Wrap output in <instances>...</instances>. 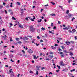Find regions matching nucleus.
<instances>
[{
    "label": "nucleus",
    "mask_w": 77,
    "mask_h": 77,
    "mask_svg": "<svg viewBox=\"0 0 77 77\" xmlns=\"http://www.w3.org/2000/svg\"><path fill=\"white\" fill-rule=\"evenodd\" d=\"M29 30L31 32H35V29L33 28V26L32 25L29 26Z\"/></svg>",
    "instance_id": "nucleus-1"
},
{
    "label": "nucleus",
    "mask_w": 77,
    "mask_h": 77,
    "mask_svg": "<svg viewBox=\"0 0 77 77\" xmlns=\"http://www.w3.org/2000/svg\"><path fill=\"white\" fill-rule=\"evenodd\" d=\"M28 52L29 53L32 54L33 52V51H32L31 49H29L28 51Z\"/></svg>",
    "instance_id": "nucleus-2"
},
{
    "label": "nucleus",
    "mask_w": 77,
    "mask_h": 77,
    "mask_svg": "<svg viewBox=\"0 0 77 77\" xmlns=\"http://www.w3.org/2000/svg\"><path fill=\"white\" fill-rule=\"evenodd\" d=\"M66 45H68L69 44H71V43L69 42H66Z\"/></svg>",
    "instance_id": "nucleus-3"
},
{
    "label": "nucleus",
    "mask_w": 77,
    "mask_h": 77,
    "mask_svg": "<svg viewBox=\"0 0 77 77\" xmlns=\"http://www.w3.org/2000/svg\"><path fill=\"white\" fill-rule=\"evenodd\" d=\"M28 18H29V20H31V21H35V20L32 19V17H28Z\"/></svg>",
    "instance_id": "nucleus-4"
},
{
    "label": "nucleus",
    "mask_w": 77,
    "mask_h": 77,
    "mask_svg": "<svg viewBox=\"0 0 77 77\" xmlns=\"http://www.w3.org/2000/svg\"><path fill=\"white\" fill-rule=\"evenodd\" d=\"M19 27L20 28H22V29H23V28L24 27H23V26L21 25H19Z\"/></svg>",
    "instance_id": "nucleus-5"
},
{
    "label": "nucleus",
    "mask_w": 77,
    "mask_h": 77,
    "mask_svg": "<svg viewBox=\"0 0 77 77\" xmlns=\"http://www.w3.org/2000/svg\"><path fill=\"white\" fill-rule=\"evenodd\" d=\"M34 59H37V57H36V55H33Z\"/></svg>",
    "instance_id": "nucleus-6"
},
{
    "label": "nucleus",
    "mask_w": 77,
    "mask_h": 77,
    "mask_svg": "<svg viewBox=\"0 0 77 77\" xmlns=\"http://www.w3.org/2000/svg\"><path fill=\"white\" fill-rule=\"evenodd\" d=\"M9 57L10 58L12 59V57H13V55H12V54H10L9 55Z\"/></svg>",
    "instance_id": "nucleus-7"
},
{
    "label": "nucleus",
    "mask_w": 77,
    "mask_h": 77,
    "mask_svg": "<svg viewBox=\"0 0 77 77\" xmlns=\"http://www.w3.org/2000/svg\"><path fill=\"white\" fill-rule=\"evenodd\" d=\"M60 65H63V66L64 65V64H63V62L62 61H61L60 62Z\"/></svg>",
    "instance_id": "nucleus-8"
},
{
    "label": "nucleus",
    "mask_w": 77,
    "mask_h": 77,
    "mask_svg": "<svg viewBox=\"0 0 77 77\" xmlns=\"http://www.w3.org/2000/svg\"><path fill=\"white\" fill-rule=\"evenodd\" d=\"M68 16L69 17H69H71V16H72V15L71 14H68Z\"/></svg>",
    "instance_id": "nucleus-9"
},
{
    "label": "nucleus",
    "mask_w": 77,
    "mask_h": 77,
    "mask_svg": "<svg viewBox=\"0 0 77 77\" xmlns=\"http://www.w3.org/2000/svg\"><path fill=\"white\" fill-rule=\"evenodd\" d=\"M63 29L65 30H68V28L67 27H65L63 28Z\"/></svg>",
    "instance_id": "nucleus-10"
},
{
    "label": "nucleus",
    "mask_w": 77,
    "mask_h": 77,
    "mask_svg": "<svg viewBox=\"0 0 77 77\" xmlns=\"http://www.w3.org/2000/svg\"><path fill=\"white\" fill-rule=\"evenodd\" d=\"M51 47L52 48V49H54V50H55V49H56V48H55V47H53V46H51Z\"/></svg>",
    "instance_id": "nucleus-11"
},
{
    "label": "nucleus",
    "mask_w": 77,
    "mask_h": 77,
    "mask_svg": "<svg viewBox=\"0 0 77 77\" xmlns=\"http://www.w3.org/2000/svg\"><path fill=\"white\" fill-rule=\"evenodd\" d=\"M49 57H50V58L51 59H52V58H53V56H51L50 55H49Z\"/></svg>",
    "instance_id": "nucleus-12"
},
{
    "label": "nucleus",
    "mask_w": 77,
    "mask_h": 77,
    "mask_svg": "<svg viewBox=\"0 0 77 77\" xmlns=\"http://www.w3.org/2000/svg\"><path fill=\"white\" fill-rule=\"evenodd\" d=\"M36 68L38 69H39V68H41V66H36Z\"/></svg>",
    "instance_id": "nucleus-13"
},
{
    "label": "nucleus",
    "mask_w": 77,
    "mask_h": 77,
    "mask_svg": "<svg viewBox=\"0 0 77 77\" xmlns=\"http://www.w3.org/2000/svg\"><path fill=\"white\" fill-rule=\"evenodd\" d=\"M2 37H3V38H4V39H6V37H7V36L5 35V37H4V36H2Z\"/></svg>",
    "instance_id": "nucleus-14"
},
{
    "label": "nucleus",
    "mask_w": 77,
    "mask_h": 77,
    "mask_svg": "<svg viewBox=\"0 0 77 77\" xmlns=\"http://www.w3.org/2000/svg\"><path fill=\"white\" fill-rule=\"evenodd\" d=\"M41 29L42 30H45V28H44L43 27Z\"/></svg>",
    "instance_id": "nucleus-15"
},
{
    "label": "nucleus",
    "mask_w": 77,
    "mask_h": 77,
    "mask_svg": "<svg viewBox=\"0 0 77 77\" xmlns=\"http://www.w3.org/2000/svg\"><path fill=\"white\" fill-rule=\"evenodd\" d=\"M3 23V21L2 20H1V21H0V23L1 24H2V23Z\"/></svg>",
    "instance_id": "nucleus-16"
},
{
    "label": "nucleus",
    "mask_w": 77,
    "mask_h": 77,
    "mask_svg": "<svg viewBox=\"0 0 77 77\" xmlns=\"http://www.w3.org/2000/svg\"><path fill=\"white\" fill-rule=\"evenodd\" d=\"M72 2V0H69L68 1V3H71V2Z\"/></svg>",
    "instance_id": "nucleus-17"
},
{
    "label": "nucleus",
    "mask_w": 77,
    "mask_h": 77,
    "mask_svg": "<svg viewBox=\"0 0 77 77\" xmlns=\"http://www.w3.org/2000/svg\"><path fill=\"white\" fill-rule=\"evenodd\" d=\"M3 8V5H0V9H2Z\"/></svg>",
    "instance_id": "nucleus-18"
},
{
    "label": "nucleus",
    "mask_w": 77,
    "mask_h": 77,
    "mask_svg": "<svg viewBox=\"0 0 77 77\" xmlns=\"http://www.w3.org/2000/svg\"><path fill=\"white\" fill-rule=\"evenodd\" d=\"M69 54L71 56H73V53H72V52H70Z\"/></svg>",
    "instance_id": "nucleus-19"
},
{
    "label": "nucleus",
    "mask_w": 77,
    "mask_h": 77,
    "mask_svg": "<svg viewBox=\"0 0 77 77\" xmlns=\"http://www.w3.org/2000/svg\"><path fill=\"white\" fill-rule=\"evenodd\" d=\"M17 3L18 5H20V3L19 2H17Z\"/></svg>",
    "instance_id": "nucleus-20"
},
{
    "label": "nucleus",
    "mask_w": 77,
    "mask_h": 77,
    "mask_svg": "<svg viewBox=\"0 0 77 77\" xmlns=\"http://www.w3.org/2000/svg\"><path fill=\"white\" fill-rule=\"evenodd\" d=\"M37 2L36 1H34L33 3L34 5H35L36 3Z\"/></svg>",
    "instance_id": "nucleus-21"
},
{
    "label": "nucleus",
    "mask_w": 77,
    "mask_h": 77,
    "mask_svg": "<svg viewBox=\"0 0 77 77\" xmlns=\"http://www.w3.org/2000/svg\"><path fill=\"white\" fill-rule=\"evenodd\" d=\"M57 67H58L59 69H60V66L57 65Z\"/></svg>",
    "instance_id": "nucleus-22"
},
{
    "label": "nucleus",
    "mask_w": 77,
    "mask_h": 77,
    "mask_svg": "<svg viewBox=\"0 0 77 77\" xmlns=\"http://www.w3.org/2000/svg\"><path fill=\"white\" fill-rule=\"evenodd\" d=\"M27 37H28V38H32V36H30V35H28L27 36Z\"/></svg>",
    "instance_id": "nucleus-23"
},
{
    "label": "nucleus",
    "mask_w": 77,
    "mask_h": 77,
    "mask_svg": "<svg viewBox=\"0 0 77 77\" xmlns=\"http://www.w3.org/2000/svg\"><path fill=\"white\" fill-rule=\"evenodd\" d=\"M51 4H52V5H55V3H54V2H51Z\"/></svg>",
    "instance_id": "nucleus-24"
},
{
    "label": "nucleus",
    "mask_w": 77,
    "mask_h": 77,
    "mask_svg": "<svg viewBox=\"0 0 77 77\" xmlns=\"http://www.w3.org/2000/svg\"><path fill=\"white\" fill-rule=\"evenodd\" d=\"M9 38H10V41L11 42V41H13V40H12V38L10 37Z\"/></svg>",
    "instance_id": "nucleus-25"
},
{
    "label": "nucleus",
    "mask_w": 77,
    "mask_h": 77,
    "mask_svg": "<svg viewBox=\"0 0 77 77\" xmlns=\"http://www.w3.org/2000/svg\"><path fill=\"white\" fill-rule=\"evenodd\" d=\"M37 32L38 33H39L40 32V30H39V29H37Z\"/></svg>",
    "instance_id": "nucleus-26"
},
{
    "label": "nucleus",
    "mask_w": 77,
    "mask_h": 77,
    "mask_svg": "<svg viewBox=\"0 0 77 77\" xmlns=\"http://www.w3.org/2000/svg\"><path fill=\"white\" fill-rule=\"evenodd\" d=\"M26 39V37H25L23 38V41H25Z\"/></svg>",
    "instance_id": "nucleus-27"
},
{
    "label": "nucleus",
    "mask_w": 77,
    "mask_h": 77,
    "mask_svg": "<svg viewBox=\"0 0 77 77\" xmlns=\"http://www.w3.org/2000/svg\"><path fill=\"white\" fill-rule=\"evenodd\" d=\"M49 33H52V34H53V32H52V31H49Z\"/></svg>",
    "instance_id": "nucleus-28"
},
{
    "label": "nucleus",
    "mask_w": 77,
    "mask_h": 77,
    "mask_svg": "<svg viewBox=\"0 0 77 77\" xmlns=\"http://www.w3.org/2000/svg\"><path fill=\"white\" fill-rule=\"evenodd\" d=\"M69 13V10H68L66 12V14H68Z\"/></svg>",
    "instance_id": "nucleus-29"
},
{
    "label": "nucleus",
    "mask_w": 77,
    "mask_h": 77,
    "mask_svg": "<svg viewBox=\"0 0 77 77\" xmlns=\"http://www.w3.org/2000/svg\"><path fill=\"white\" fill-rule=\"evenodd\" d=\"M72 32H75V29H72Z\"/></svg>",
    "instance_id": "nucleus-30"
},
{
    "label": "nucleus",
    "mask_w": 77,
    "mask_h": 77,
    "mask_svg": "<svg viewBox=\"0 0 77 77\" xmlns=\"http://www.w3.org/2000/svg\"><path fill=\"white\" fill-rule=\"evenodd\" d=\"M72 75H72V74H71V73L70 74V76H72V77H74V76H72Z\"/></svg>",
    "instance_id": "nucleus-31"
},
{
    "label": "nucleus",
    "mask_w": 77,
    "mask_h": 77,
    "mask_svg": "<svg viewBox=\"0 0 77 77\" xmlns=\"http://www.w3.org/2000/svg\"><path fill=\"white\" fill-rule=\"evenodd\" d=\"M68 32H69V33H72V31H71V30H69L68 31Z\"/></svg>",
    "instance_id": "nucleus-32"
},
{
    "label": "nucleus",
    "mask_w": 77,
    "mask_h": 77,
    "mask_svg": "<svg viewBox=\"0 0 77 77\" xmlns=\"http://www.w3.org/2000/svg\"><path fill=\"white\" fill-rule=\"evenodd\" d=\"M17 43H19V44H21L22 43V42H17Z\"/></svg>",
    "instance_id": "nucleus-33"
},
{
    "label": "nucleus",
    "mask_w": 77,
    "mask_h": 77,
    "mask_svg": "<svg viewBox=\"0 0 77 77\" xmlns=\"http://www.w3.org/2000/svg\"><path fill=\"white\" fill-rule=\"evenodd\" d=\"M41 21H42V20L40 19V20H39L38 21V23H40V22H41Z\"/></svg>",
    "instance_id": "nucleus-34"
},
{
    "label": "nucleus",
    "mask_w": 77,
    "mask_h": 77,
    "mask_svg": "<svg viewBox=\"0 0 77 77\" xmlns=\"http://www.w3.org/2000/svg\"><path fill=\"white\" fill-rule=\"evenodd\" d=\"M53 54V52H50V54Z\"/></svg>",
    "instance_id": "nucleus-35"
},
{
    "label": "nucleus",
    "mask_w": 77,
    "mask_h": 77,
    "mask_svg": "<svg viewBox=\"0 0 77 77\" xmlns=\"http://www.w3.org/2000/svg\"><path fill=\"white\" fill-rule=\"evenodd\" d=\"M52 34H54V30H53L52 31Z\"/></svg>",
    "instance_id": "nucleus-36"
},
{
    "label": "nucleus",
    "mask_w": 77,
    "mask_h": 77,
    "mask_svg": "<svg viewBox=\"0 0 77 77\" xmlns=\"http://www.w3.org/2000/svg\"><path fill=\"white\" fill-rule=\"evenodd\" d=\"M54 46L55 47H57V46H58V45L57 44H55L54 45Z\"/></svg>",
    "instance_id": "nucleus-37"
},
{
    "label": "nucleus",
    "mask_w": 77,
    "mask_h": 77,
    "mask_svg": "<svg viewBox=\"0 0 77 77\" xmlns=\"http://www.w3.org/2000/svg\"><path fill=\"white\" fill-rule=\"evenodd\" d=\"M53 23H51V26H52L53 27L54 26L53 25Z\"/></svg>",
    "instance_id": "nucleus-38"
},
{
    "label": "nucleus",
    "mask_w": 77,
    "mask_h": 77,
    "mask_svg": "<svg viewBox=\"0 0 77 77\" xmlns=\"http://www.w3.org/2000/svg\"><path fill=\"white\" fill-rule=\"evenodd\" d=\"M22 52H23V54H24L25 53V52L23 50H22Z\"/></svg>",
    "instance_id": "nucleus-39"
},
{
    "label": "nucleus",
    "mask_w": 77,
    "mask_h": 77,
    "mask_svg": "<svg viewBox=\"0 0 77 77\" xmlns=\"http://www.w3.org/2000/svg\"><path fill=\"white\" fill-rule=\"evenodd\" d=\"M15 23H17V24L19 23V22L18 21H16Z\"/></svg>",
    "instance_id": "nucleus-40"
},
{
    "label": "nucleus",
    "mask_w": 77,
    "mask_h": 77,
    "mask_svg": "<svg viewBox=\"0 0 77 77\" xmlns=\"http://www.w3.org/2000/svg\"><path fill=\"white\" fill-rule=\"evenodd\" d=\"M71 43H72V44H74V41H71Z\"/></svg>",
    "instance_id": "nucleus-41"
},
{
    "label": "nucleus",
    "mask_w": 77,
    "mask_h": 77,
    "mask_svg": "<svg viewBox=\"0 0 77 77\" xmlns=\"http://www.w3.org/2000/svg\"><path fill=\"white\" fill-rule=\"evenodd\" d=\"M12 11V10L11 9H9L8 10V12H11Z\"/></svg>",
    "instance_id": "nucleus-42"
},
{
    "label": "nucleus",
    "mask_w": 77,
    "mask_h": 77,
    "mask_svg": "<svg viewBox=\"0 0 77 77\" xmlns=\"http://www.w3.org/2000/svg\"><path fill=\"white\" fill-rule=\"evenodd\" d=\"M36 74L37 75H38V71H37L36 72Z\"/></svg>",
    "instance_id": "nucleus-43"
},
{
    "label": "nucleus",
    "mask_w": 77,
    "mask_h": 77,
    "mask_svg": "<svg viewBox=\"0 0 77 77\" xmlns=\"http://www.w3.org/2000/svg\"><path fill=\"white\" fill-rule=\"evenodd\" d=\"M59 53H60V54H63V52H60Z\"/></svg>",
    "instance_id": "nucleus-44"
},
{
    "label": "nucleus",
    "mask_w": 77,
    "mask_h": 77,
    "mask_svg": "<svg viewBox=\"0 0 77 77\" xmlns=\"http://www.w3.org/2000/svg\"><path fill=\"white\" fill-rule=\"evenodd\" d=\"M9 72L10 73H13V72L11 71L10 70H9Z\"/></svg>",
    "instance_id": "nucleus-45"
},
{
    "label": "nucleus",
    "mask_w": 77,
    "mask_h": 77,
    "mask_svg": "<svg viewBox=\"0 0 77 77\" xmlns=\"http://www.w3.org/2000/svg\"><path fill=\"white\" fill-rule=\"evenodd\" d=\"M61 48H62V49H64V48H65L63 47V46H61Z\"/></svg>",
    "instance_id": "nucleus-46"
},
{
    "label": "nucleus",
    "mask_w": 77,
    "mask_h": 77,
    "mask_svg": "<svg viewBox=\"0 0 77 77\" xmlns=\"http://www.w3.org/2000/svg\"><path fill=\"white\" fill-rule=\"evenodd\" d=\"M10 61H11L12 62H14V61L12 60V59Z\"/></svg>",
    "instance_id": "nucleus-47"
},
{
    "label": "nucleus",
    "mask_w": 77,
    "mask_h": 77,
    "mask_svg": "<svg viewBox=\"0 0 77 77\" xmlns=\"http://www.w3.org/2000/svg\"><path fill=\"white\" fill-rule=\"evenodd\" d=\"M35 45H36L37 46H38V45H39V43H38V44H37V43H35Z\"/></svg>",
    "instance_id": "nucleus-48"
},
{
    "label": "nucleus",
    "mask_w": 77,
    "mask_h": 77,
    "mask_svg": "<svg viewBox=\"0 0 77 77\" xmlns=\"http://www.w3.org/2000/svg\"><path fill=\"white\" fill-rule=\"evenodd\" d=\"M58 51H62V50L60 49H59L58 50Z\"/></svg>",
    "instance_id": "nucleus-49"
},
{
    "label": "nucleus",
    "mask_w": 77,
    "mask_h": 77,
    "mask_svg": "<svg viewBox=\"0 0 77 77\" xmlns=\"http://www.w3.org/2000/svg\"><path fill=\"white\" fill-rule=\"evenodd\" d=\"M19 38H16V40L17 41H18V40H19Z\"/></svg>",
    "instance_id": "nucleus-50"
},
{
    "label": "nucleus",
    "mask_w": 77,
    "mask_h": 77,
    "mask_svg": "<svg viewBox=\"0 0 77 77\" xmlns=\"http://www.w3.org/2000/svg\"><path fill=\"white\" fill-rule=\"evenodd\" d=\"M26 40H28L29 39V38H27V37H26Z\"/></svg>",
    "instance_id": "nucleus-51"
},
{
    "label": "nucleus",
    "mask_w": 77,
    "mask_h": 77,
    "mask_svg": "<svg viewBox=\"0 0 77 77\" xmlns=\"http://www.w3.org/2000/svg\"><path fill=\"white\" fill-rule=\"evenodd\" d=\"M10 52H11V53H14V52L13 51H10Z\"/></svg>",
    "instance_id": "nucleus-52"
},
{
    "label": "nucleus",
    "mask_w": 77,
    "mask_h": 77,
    "mask_svg": "<svg viewBox=\"0 0 77 77\" xmlns=\"http://www.w3.org/2000/svg\"><path fill=\"white\" fill-rule=\"evenodd\" d=\"M28 17H26L25 19V20H28Z\"/></svg>",
    "instance_id": "nucleus-53"
},
{
    "label": "nucleus",
    "mask_w": 77,
    "mask_h": 77,
    "mask_svg": "<svg viewBox=\"0 0 77 77\" xmlns=\"http://www.w3.org/2000/svg\"><path fill=\"white\" fill-rule=\"evenodd\" d=\"M52 16H56V14H52Z\"/></svg>",
    "instance_id": "nucleus-54"
},
{
    "label": "nucleus",
    "mask_w": 77,
    "mask_h": 77,
    "mask_svg": "<svg viewBox=\"0 0 77 77\" xmlns=\"http://www.w3.org/2000/svg\"><path fill=\"white\" fill-rule=\"evenodd\" d=\"M56 29V26H54L53 28L54 29Z\"/></svg>",
    "instance_id": "nucleus-55"
},
{
    "label": "nucleus",
    "mask_w": 77,
    "mask_h": 77,
    "mask_svg": "<svg viewBox=\"0 0 77 77\" xmlns=\"http://www.w3.org/2000/svg\"><path fill=\"white\" fill-rule=\"evenodd\" d=\"M75 39H77V36H75Z\"/></svg>",
    "instance_id": "nucleus-56"
},
{
    "label": "nucleus",
    "mask_w": 77,
    "mask_h": 77,
    "mask_svg": "<svg viewBox=\"0 0 77 77\" xmlns=\"http://www.w3.org/2000/svg\"><path fill=\"white\" fill-rule=\"evenodd\" d=\"M40 42H43V40L42 39H41L40 40Z\"/></svg>",
    "instance_id": "nucleus-57"
},
{
    "label": "nucleus",
    "mask_w": 77,
    "mask_h": 77,
    "mask_svg": "<svg viewBox=\"0 0 77 77\" xmlns=\"http://www.w3.org/2000/svg\"><path fill=\"white\" fill-rule=\"evenodd\" d=\"M66 18H68V15H66L65 17Z\"/></svg>",
    "instance_id": "nucleus-58"
},
{
    "label": "nucleus",
    "mask_w": 77,
    "mask_h": 77,
    "mask_svg": "<svg viewBox=\"0 0 77 77\" xmlns=\"http://www.w3.org/2000/svg\"><path fill=\"white\" fill-rule=\"evenodd\" d=\"M57 43H59V40H57Z\"/></svg>",
    "instance_id": "nucleus-59"
},
{
    "label": "nucleus",
    "mask_w": 77,
    "mask_h": 77,
    "mask_svg": "<svg viewBox=\"0 0 77 77\" xmlns=\"http://www.w3.org/2000/svg\"><path fill=\"white\" fill-rule=\"evenodd\" d=\"M33 20H35V19L36 18L35 17V16H33Z\"/></svg>",
    "instance_id": "nucleus-60"
},
{
    "label": "nucleus",
    "mask_w": 77,
    "mask_h": 77,
    "mask_svg": "<svg viewBox=\"0 0 77 77\" xmlns=\"http://www.w3.org/2000/svg\"><path fill=\"white\" fill-rule=\"evenodd\" d=\"M69 27H70V26H69L68 25L67 28H68V29H69Z\"/></svg>",
    "instance_id": "nucleus-61"
},
{
    "label": "nucleus",
    "mask_w": 77,
    "mask_h": 77,
    "mask_svg": "<svg viewBox=\"0 0 77 77\" xmlns=\"http://www.w3.org/2000/svg\"><path fill=\"white\" fill-rule=\"evenodd\" d=\"M5 5H6V3H5V2H3V5L5 6Z\"/></svg>",
    "instance_id": "nucleus-62"
},
{
    "label": "nucleus",
    "mask_w": 77,
    "mask_h": 77,
    "mask_svg": "<svg viewBox=\"0 0 77 77\" xmlns=\"http://www.w3.org/2000/svg\"><path fill=\"white\" fill-rule=\"evenodd\" d=\"M59 70H56V72H59Z\"/></svg>",
    "instance_id": "nucleus-63"
},
{
    "label": "nucleus",
    "mask_w": 77,
    "mask_h": 77,
    "mask_svg": "<svg viewBox=\"0 0 77 77\" xmlns=\"http://www.w3.org/2000/svg\"><path fill=\"white\" fill-rule=\"evenodd\" d=\"M4 12H5V14H7V11H6V10H5L4 11Z\"/></svg>",
    "instance_id": "nucleus-64"
}]
</instances>
